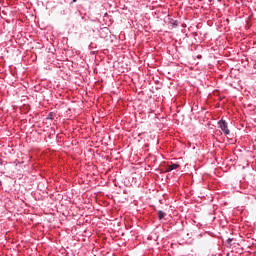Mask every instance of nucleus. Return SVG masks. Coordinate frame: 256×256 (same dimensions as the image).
I'll use <instances>...</instances> for the list:
<instances>
[{
  "mask_svg": "<svg viewBox=\"0 0 256 256\" xmlns=\"http://www.w3.org/2000/svg\"><path fill=\"white\" fill-rule=\"evenodd\" d=\"M47 119H50V121H53V113H50V114L47 116Z\"/></svg>",
  "mask_w": 256,
  "mask_h": 256,
  "instance_id": "obj_6",
  "label": "nucleus"
},
{
  "mask_svg": "<svg viewBox=\"0 0 256 256\" xmlns=\"http://www.w3.org/2000/svg\"><path fill=\"white\" fill-rule=\"evenodd\" d=\"M167 214H165V212H163L162 210L158 211V218H159V221H161L162 219L165 218Z\"/></svg>",
  "mask_w": 256,
  "mask_h": 256,
  "instance_id": "obj_4",
  "label": "nucleus"
},
{
  "mask_svg": "<svg viewBox=\"0 0 256 256\" xmlns=\"http://www.w3.org/2000/svg\"><path fill=\"white\" fill-rule=\"evenodd\" d=\"M72 3H77V0H72Z\"/></svg>",
  "mask_w": 256,
  "mask_h": 256,
  "instance_id": "obj_7",
  "label": "nucleus"
},
{
  "mask_svg": "<svg viewBox=\"0 0 256 256\" xmlns=\"http://www.w3.org/2000/svg\"><path fill=\"white\" fill-rule=\"evenodd\" d=\"M175 169H179V164H170L167 167V172L175 171Z\"/></svg>",
  "mask_w": 256,
  "mask_h": 256,
  "instance_id": "obj_2",
  "label": "nucleus"
},
{
  "mask_svg": "<svg viewBox=\"0 0 256 256\" xmlns=\"http://www.w3.org/2000/svg\"><path fill=\"white\" fill-rule=\"evenodd\" d=\"M218 127L219 129H221L224 135H230L231 131L229 130V125L227 124V121L225 120L218 121Z\"/></svg>",
  "mask_w": 256,
  "mask_h": 256,
  "instance_id": "obj_1",
  "label": "nucleus"
},
{
  "mask_svg": "<svg viewBox=\"0 0 256 256\" xmlns=\"http://www.w3.org/2000/svg\"><path fill=\"white\" fill-rule=\"evenodd\" d=\"M169 24L172 25L173 28L179 27V21L177 20H171Z\"/></svg>",
  "mask_w": 256,
  "mask_h": 256,
  "instance_id": "obj_3",
  "label": "nucleus"
},
{
  "mask_svg": "<svg viewBox=\"0 0 256 256\" xmlns=\"http://www.w3.org/2000/svg\"><path fill=\"white\" fill-rule=\"evenodd\" d=\"M232 242H233V238H228V239L226 240V243H227L228 245H231Z\"/></svg>",
  "mask_w": 256,
  "mask_h": 256,
  "instance_id": "obj_5",
  "label": "nucleus"
}]
</instances>
